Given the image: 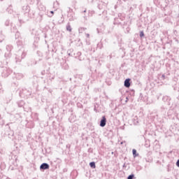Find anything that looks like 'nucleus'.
Returning <instances> with one entry per match:
<instances>
[{
    "mask_svg": "<svg viewBox=\"0 0 179 179\" xmlns=\"http://www.w3.org/2000/svg\"><path fill=\"white\" fill-rule=\"evenodd\" d=\"M6 11L10 13V15H12V13H13V10L12 9V8L10 6H9L7 9Z\"/></svg>",
    "mask_w": 179,
    "mask_h": 179,
    "instance_id": "nucleus-27",
    "label": "nucleus"
},
{
    "mask_svg": "<svg viewBox=\"0 0 179 179\" xmlns=\"http://www.w3.org/2000/svg\"><path fill=\"white\" fill-rule=\"evenodd\" d=\"M129 100V99H128V96L126 97V103H128V101Z\"/></svg>",
    "mask_w": 179,
    "mask_h": 179,
    "instance_id": "nucleus-49",
    "label": "nucleus"
},
{
    "mask_svg": "<svg viewBox=\"0 0 179 179\" xmlns=\"http://www.w3.org/2000/svg\"><path fill=\"white\" fill-rule=\"evenodd\" d=\"M132 153H133V157H138V156H139V153H138L136 150L135 149L132 150Z\"/></svg>",
    "mask_w": 179,
    "mask_h": 179,
    "instance_id": "nucleus-22",
    "label": "nucleus"
},
{
    "mask_svg": "<svg viewBox=\"0 0 179 179\" xmlns=\"http://www.w3.org/2000/svg\"><path fill=\"white\" fill-rule=\"evenodd\" d=\"M17 45L18 48L20 47V49L15 54V60L16 64H20L22 60L26 57L27 54L23 48V41H22V39H18L17 41Z\"/></svg>",
    "mask_w": 179,
    "mask_h": 179,
    "instance_id": "nucleus-1",
    "label": "nucleus"
},
{
    "mask_svg": "<svg viewBox=\"0 0 179 179\" xmlns=\"http://www.w3.org/2000/svg\"><path fill=\"white\" fill-rule=\"evenodd\" d=\"M10 26H11V31H13V33H16V26L13 25V23H10Z\"/></svg>",
    "mask_w": 179,
    "mask_h": 179,
    "instance_id": "nucleus-23",
    "label": "nucleus"
},
{
    "mask_svg": "<svg viewBox=\"0 0 179 179\" xmlns=\"http://www.w3.org/2000/svg\"><path fill=\"white\" fill-rule=\"evenodd\" d=\"M132 122H133L134 125H138L139 124V119L138 118V116H135L132 119Z\"/></svg>",
    "mask_w": 179,
    "mask_h": 179,
    "instance_id": "nucleus-16",
    "label": "nucleus"
},
{
    "mask_svg": "<svg viewBox=\"0 0 179 179\" xmlns=\"http://www.w3.org/2000/svg\"><path fill=\"white\" fill-rule=\"evenodd\" d=\"M50 169V164L44 162L43 164H41L40 166V170L43 171V170H48Z\"/></svg>",
    "mask_w": 179,
    "mask_h": 179,
    "instance_id": "nucleus-9",
    "label": "nucleus"
},
{
    "mask_svg": "<svg viewBox=\"0 0 179 179\" xmlns=\"http://www.w3.org/2000/svg\"><path fill=\"white\" fill-rule=\"evenodd\" d=\"M132 12H134V8L130 7L129 9V13H132Z\"/></svg>",
    "mask_w": 179,
    "mask_h": 179,
    "instance_id": "nucleus-41",
    "label": "nucleus"
},
{
    "mask_svg": "<svg viewBox=\"0 0 179 179\" xmlns=\"http://www.w3.org/2000/svg\"><path fill=\"white\" fill-rule=\"evenodd\" d=\"M4 57L6 58V59H9V58H10V57H12V53H10V52H7L5 53Z\"/></svg>",
    "mask_w": 179,
    "mask_h": 179,
    "instance_id": "nucleus-21",
    "label": "nucleus"
},
{
    "mask_svg": "<svg viewBox=\"0 0 179 179\" xmlns=\"http://www.w3.org/2000/svg\"><path fill=\"white\" fill-rule=\"evenodd\" d=\"M125 167H127V166L125 165V164H123V169H125Z\"/></svg>",
    "mask_w": 179,
    "mask_h": 179,
    "instance_id": "nucleus-51",
    "label": "nucleus"
},
{
    "mask_svg": "<svg viewBox=\"0 0 179 179\" xmlns=\"http://www.w3.org/2000/svg\"><path fill=\"white\" fill-rule=\"evenodd\" d=\"M107 125V118L105 115L102 116L100 122H99V127H101V128H104Z\"/></svg>",
    "mask_w": 179,
    "mask_h": 179,
    "instance_id": "nucleus-6",
    "label": "nucleus"
},
{
    "mask_svg": "<svg viewBox=\"0 0 179 179\" xmlns=\"http://www.w3.org/2000/svg\"><path fill=\"white\" fill-rule=\"evenodd\" d=\"M34 115H35V117H37V113H35Z\"/></svg>",
    "mask_w": 179,
    "mask_h": 179,
    "instance_id": "nucleus-55",
    "label": "nucleus"
},
{
    "mask_svg": "<svg viewBox=\"0 0 179 179\" xmlns=\"http://www.w3.org/2000/svg\"><path fill=\"white\" fill-rule=\"evenodd\" d=\"M134 178H135V174H134V173L130 174V175L127 177V179H134Z\"/></svg>",
    "mask_w": 179,
    "mask_h": 179,
    "instance_id": "nucleus-34",
    "label": "nucleus"
},
{
    "mask_svg": "<svg viewBox=\"0 0 179 179\" xmlns=\"http://www.w3.org/2000/svg\"><path fill=\"white\" fill-rule=\"evenodd\" d=\"M122 129H124V127H122Z\"/></svg>",
    "mask_w": 179,
    "mask_h": 179,
    "instance_id": "nucleus-62",
    "label": "nucleus"
},
{
    "mask_svg": "<svg viewBox=\"0 0 179 179\" xmlns=\"http://www.w3.org/2000/svg\"><path fill=\"white\" fill-rule=\"evenodd\" d=\"M83 13H86V10H85L84 11H83Z\"/></svg>",
    "mask_w": 179,
    "mask_h": 179,
    "instance_id": "nucleus-53",
    "label": "nucleus"
},
{
    "mask_svg": "<svg viewBox=\"0 0 179 179\" xmlns=\"http://www.w3.org/2000/svg\"><path fill=\"white\" fill-rule=\"evenodd\" d=\"M19 22H20V24H22V20L20 19H18Z\"/></svg>",
    "mask_w": 179,
    "mask_h": 179,
    "instance_id": "nucleus-50",
    "label": "nucleus"
},
{
    "mask_svg": "<svg viewBox=\"0 0 179 179\" xmlns=\"http://www.w3.org/2000/svg\"><path fill=\"white\" fill-rule=\"evenodd\" d=\"M75 57L78 58L79 61H82V58H80V55H82L81 52H77L76 53H74Z\"/></svg>",
    "mask_w": 179,
    "mask_h": 179,
    "instance_id": "nucleus-17",
    "label": "nucleus"
},
{
    "mask_svg": "<svg viewBox=\"0 0 179 179\" xmlns=\"http://www.w3.org/2000/svg\"><path fill=\"white\" fill-rule=\"evenodd\" d=\"M18 107L22 108L24 106V101L21 100L17 102Z\"/></svg>",
    "mask_w": 179,
    "mask_h": 179,
    "instance_id": "nucleus-19",
    "label": "nucleus"
},
{
    "mask_svg": "<svg viewBox=\"0 0 179 179\" xmlns=\"http://www.w3.org/2000/svg\"><path fill=\"white\" fill-rule=\"evenodd\" d=\"M100 1V2H103V0H99Z\"/></svg>",
    "mask_w": 179,
    "mask_h": 179,
    "instance_id": "nucleus-56",
    "label": "nucleus"
},
{
    "mask_svg": "<svg viewBox=\"0 0 179 179\" xmlns=\"http://www.w3.org/2000/svg\"><path fill=\"white\" fill-rule=\"evenodd\" d=\"M162 101L164 102V103H166L168 106H171V97L169 96H164L162 97Z\"/></svg>",
    "mask_w": 179,
    "mask_h": 179,
    "instance_id": "nucleus-8",
    "label": "nucleus"
},
{
    "mask_svg": "<svg viewBox=\"0 0 179 179\" xmlns=\"http://www.w3.org/2000/svg\"><path fill=\"white\" fill-rule=\"evenodd\" d=\"M67 17L70 22H73L76 19L75 17V13H73V10H69V12L67 14Z\"/></svg>",
    "mask_w": 179,
    "mask_h": 179,
    "instance_id": "nucleus-5",
    "label": "nucleus"
},
{
    "mask_svg": "<svg viewBox=\"0 0 179 179\" xmlns=\"http://www.w3.org/2000/svg\"><path fill=\"white\" fill-rule=\"evenodd\" d=\"M1 1H3V0H1Z\"/></svg>",
    "mask_w": 179,
    "mask_h": 179,
    "instance_id": "nucleus-64",
    "label": "nucleus"
},
{
    "mask_svg": "<svg viewBox=\"0 0 179 179\" xmlns=\"http://www.w3.org/2000/svg\"><path fill=\"white\" fill-rule=\"evenodd\" d=\"M20 118V115L18 113H16L15 115H10V120H13V121H17Z\"/></svg>",
    "mask_w": 179,
    "mask_h": 179,
    "instance_id": "nucleus-15",
    "label": "nucleus"
},
{
    "mask_svg": "<svg viewBox=\"0 0 179 179\" xmlns=\"http://www.w3.org/2000/svg\"><path fill=\"white\" fill-rule=\"evenodd\" d=\"M10 23H12V22H10V20L8 19L5 21L4 24H5V26H9L10 24Z\"/></svg>",
    "mask_w": 179,
    "mask_h": 179,
    "instance_id": "nucleus-28",
    "label": "nucleus"
},
{
    "mask_svg": "<svg viewBox=\"0 0 179 179\" xmlns=\"http://www.w3.org/2000/svg\"><path fill=\"white\" fill-rule=\"evenodd\" d=\"M31 95V92L29 91L27 89H22L19 92V96L22 99H28L29 96Z\"/></svg>",
    "mask_w": 179,
    "mask_h": 179,
    "instance_id": "nucleus-2",
    "label": "nucleus"
},
{
    "mask_svg": "<svg viewBox=\"0 0 179 179\" xmlns=\"http://www.w3.org/2000/svg\"><path fill=\"white\" fill-rule=\"evenodd\" d=\"M94 111H95V113H99V111L97 110V108L96 107V106H94Z\"/></svg>",
    "mask_w": 179,
    "mask_h": 179,
    "instance_id": "nucleus-45",
    "label": "nucleus"
},
{
    "mask_svg": "<svg viewBox=\"0 0 179 179\" xmlns=\"http://www.w3.org/2000/svg\"><path fill=\"white\" fill-rule=\"evenodd\" d=\"M88 153H93V148H90L87 150Z\"/></svg>",
    "mask_w": 179,
    "mask_h": 179,
    "instance_id": "nucleus-42",
    "label": "nucleus"
},
{
    "mask_svg": "<svg viewBox=\"0 0 179 179\" xmlns=\"http://www.w3.org/2000/svg\"><path fill=\"white\" fill-rule=\"evenodd\" d=\"M6 125L8 126L9 129L11 131H13V129H15V128L17 127V124L15 122H10V123H8Z\"/></svg>",
    "mask_w": 179,
    "mask_h": 179,
    "instance_id": "nucleus-11",
    "label": "nucleus"
},
{
    "mask_svg": "<svg viewBox=\"0 0 179 179\" xmlns=\"http://www.w3.org/2000/svg\"><path fill=\"white\" fill-rule=\"evenodd\" d=\"M38 17V22H41V20H43V15L39 14V16Z\"/></svg>",
    "mask_w": 179,
    "mask_h": 179,
    "instance_id": "nucleus-37",
    "label": "nucleus"
},
{
    "mask_svg": "<svg viewBox=\"0 0 179 179\" xmlns=\"http://www.w3.org/2000/svg\"><path fill=\"white\" fill-rule=\"evenodd\" d=\"M83 17H85L86 19V16H83Z\"/></svg>",
    "mask_w": 179,
    "mask_h": 179,
    "instance_id": "nucleus-60",
    "label": "nucleus"
},
{
    "mask_svg": "<svg viewBox=\"0 0 179 179\" xmlns=\"http://www.w3.org/2000/svg\"><path fill=\"white\" fill-rule=\"evenodd\" d=\"M176 166L177 167H179V159L176 162Z\"/></svg>",
    "mask_w": 179,
    "mask_h": 179,
    "instance_id": "nucleus-46",
    "label": "nucleus"
},
{
    "mask_svg": "<svg viewBox=\"0 0 179 179\" xmlns=\"http://www.w3.org/2000/svg\"><path fill=\"white\" fill-rule=\"evenodd\" d=\"M5 40V35L0 34V43H2Z\"/></svg>",
    "mask_w": 179,
    "mask_h": 179,
    "instance_id": "nucleus-30",
    "label": "nucleus"
},
{
    "mask_svg": "<svg viewBox=\"0 0 179 179\" xmlns=\"http://www.w3.org/2000/svg\"><path fill=\"white\" fill-rule=\"evenodd\" d=\"M174 33H177V31L175 30V31H174Z\"/></svg>",
    "mask_w": 179,
    "mask_h": 179,
    "instance_id": "nucleus-57",
    "label": "nucleus"
},
{
    "mask_svg": "<svg viewBox=\"0 0 179 179\" xmlns=\"http://www.w3.org/2000/svg\"><path fill=\"white\" fill-rule=\"evenodd\" d=\"M88 2H90V3H96L97 8L101 10H103V8H104V6H106V3H104L103 1H100V0H87Z\"/></svg>",
    "mask_w": 179,
    "mask_h": 179,
    "instance_id": "nucleus-3",
    "label": "nucleus"
},
{
    "mask_svg": "<svg viewBox=\"0 0 179 179\" xmlns=\"http://www.w3.org/2000/svg\"><path fill=\"white\" fill-rule=\"evenodd\" d=\"M173 0H168V2H172Z\"/></svg>",
    "mask_w": 179,
    "mask_h": 179,
    "instance_id": "nucleus-54",
    "label": "nucleus"
},
{
    "mask_svg": "<svg viewBox=\"0 0 179 179\" xmlns=\"http://www.w3.org/2000/svg\"><path fill=\"white\" fill-rule=\"evenodd\" d=\"M29 12H30V6L27 5L22 6V13L24 14V17H26Z\"/></svg>",
    "mask_w": 179,
    "mask_h": 179,
    "instance_id": "nucleus-7",
    "label": "nucleus"
},
{
    "mask_svg": "<svg viewBox=\"0 0 179 179\" xmlns=\"http://www.w3.org/2000/svg\"><path fill=\"white\" fill-rule=\"evenodd\" d=\"M6 48L7 52H10V51L13 50V46H12V45H7Z\"/></svg>",
    "mask_w": 179,
    "mask_h": 179,
    "instance_id": "nucleus-20",
    "label": "nucleus"
},
{
    "mask_svg": "<svg viewBox=\"0 0 179 179\" xmlns=\"http://www.w3.org/2000/svg\"><path fill=\"white\" fill-rule=\"evenodd\" d=\"M15 39L22 40V36H20V33L18 31L15 32Z\"/></svg>",
    "mask_w": 179,
    "mask_h": 179,
    "instance_id": "nucleus-18",
    "label": "nucleus"
},
{
    "mask_svg": "<svg viewBox=\"0 0 179 179\" xmlns=\"http://www.w3.org/2000/svg\"><path fill=\"white\" fill-rule=\"evenodd\" d=\"M86 37H87V38H89V37H90V34H86Z\"/></svg>",
    "mask_w": 179,
    "mask_h": 179,
    "instance_id": "nucleus-48",
    "label": "nucleus"
},
{
    "mask_svg": "<svg viewBox=\"0 0 179 179\" xmlns=\"http://www.w3.org/2000/svg\"><path fill=\"white\" fill-rule=\"evenodd\" d=\"M130 94H131V96H134L135 95V90H131V92H130Z\"/></svg>",
    "mask_w": 179,
    "mask_h": 179,
    "instance_id": "nucleus-40",
    "label": "nucleus"
},
{
    "mask_svg": "<svg viewBox=\"0 0 179 179\" xmlns=\"http://www.w3.org/2000/svg\"><path fill=\"white\" fill-rule=\"evenodd\" d=\"M48 17H52L54 16V11L51 10L49 13H48Z\"/></svg>",
    "mask_w": 179,
    "mask_h": 179,
    "instance_id": "nucleus-31",
    "label": "nucleus"
},
{
    "mask_svg": "<svg viewBox=\"0 0 179 179\" xmlns=\"http://www.w3.org/2000/svg\"><path fill=\"white\" fill-rule=\"evenodd\" d=\"M85 30H86V28H85V27H80L78 29V33H83L85 31Z\"/></svg>",
    "mask_w": 179,
    "mask_h": 179,
    "instance_id": "nucleus-32",
    "label": "nucleus"
},
{
    "mask_svg": "<svg viewBox=\"0 0 179 179\" xmlns=\"http://www.w3.org/2000/svg\"><path fill=\"white\" fill-rule=\"evenodd\" d=\"M143 37H145V32H143V31H140V38H143Z\"/></svg>",
    "mask_w": 179,
    "mask_h": 179,
    "instance_id": "nucleus-35",
    "label": "nucleus"
},
{
    "mask_svg": "<svg viewBox=\"0 0 179 179\" xmlns=\"http://www.w3.org/2000/svg\"><path fill=\"white\" fill-rule=\"evenodd\" d=\"M172 113H173V110H172V109H170V110L168 111V115H169V117H170V115H171Z\"/></svg>",
    "mask_w": 179,
    "mask_h": 179,
    "instance_id": "nucleus-39",
    "label": "nucleus"
},
{
    "mask_svg": "<svg viewBox=\"0 0 179 179\" xmlns=\"http://www.w3.org/2000/svg\"><path fill=\"white\" fill-rule=\"evenodd\" d=\"M148 96H146L142 93H140L138 100L145 102V101H148Z\"/></svg>",
    "mask_w": 179,
    "mask_h": 179,
    "instance_id": "nucleus-12",
    "label": "nucleus"
},
{
    "mask_svg": "<svg viewBox=\"0 0 179 179\" xmlns=\"http://www.w3.org/2000/svg\"><path fill=\"white\" fill-rule=\"evenodd\" d=\"M122 1H124V2H125V1H127V0H122Z\"/></svg>",
    "mask_w": 179,
    "mask_h": 179,
    "instance_id": "nucleus-61",
    "label": "nucleus"
},
{
    "mask_svg": "<svg viewBox=\"0 0 179 179\" xmlns=\"http://www.w3.org/2000/svg\"><path fill=\"white\" fill-rule=\"evenodd\" d=\"M0 90H2V85L0 84Z\"/></svg>",
    "mask_w": 179,
    "mask_h": 179,
    "instance_id": "nucleus-52",
    "label": "nucleus"
},
{
    "mask_svg": "<svg viewBox=\"0 0 179 179\" xmlns=\"http://www.w3.org/2000/svg\"><path fill=\"white\" fill-rule=\"evenodd\" d=\"M66 149H69V150H70V149H71V144H67L66 145Z\"/></svg>",
    "mask_w": 179,
    "mask_h": 179,
    "instance_id": "nucleus-43",
    "label": "nucleus"
},
{
    "mask_svg": "<svg viewBox=\"0 0 179 179\" xmlns=\"http://www.w3.org/2000/svg\"><path fill=\"white\" fill-rule=\"evenodd\" d=\"M124 19H125V17L122 16V13H119L118 17L114 19L113 24L119 26V24H121V22H122Z\"/></svg>",
    "mask_w": 179,
    "mask_h": 179,
    "instance_id": "nucleus-4",
    "label": "nucleus"
},
{
    "mask_svg": "<svg viewBox=\"0 0 179 179\" xmlns=\"http://www.w3.org/2000/svg\"><path fill=\"white\" fill-rule=\"evenodd\" d=\"M90 167H91V169H96V162H90Z\"/></svg>",
    "mask_w": 179,
    "mask_h": 179,
    "instance_id": "nucleus-24",
    "label": "nucleus"
},
{
    "mask_svg": "<svg viewBox=\"0 0 179 179\" xmlns=\"http://www.w3.org/2000/svg\"><path fill=\"white\" fill-rule=\"evenodd\" d=\"M41 75H45V71H44V70L42 71H41Z\"/></svg>",
    "mask_w": 179,
    "mask_h": 179,
    "instance_id": "nucleus-47",
    "label": "nucleus"
},
{
    "mask_svg": "<svg viewBox=\"0 0 179 179\" xmlns=\"http://www.w3.org/2000/svg\"><path fill=\"white\" fill-rule=\"evenodd\" d=\"M124 87H131V78H127L124 82Z\"/></svg>",
    "mask_w": 179,
    "mask_h": 179,
    "instance_id": "nucleus-14",
    "label": "nucleus"
},
{
    "mask_svg": "<svg viewBox=\"0 0 179 179\" xmlns=\"http://www.w3.org/2000/svg\"><path fill=\"white\" fill-rule=\"evenodd\" d=\"M121 145H122V142L121 143Z\"/></svg>",
    "mask_w": 179,
    "mask_h": 179,
    "instance_id": "nucleus-63",
    "label": "nucleus"
},
{
    "mask_svg": "<svg viewBox=\"0 0 179 179\" xmlns=\"http://www.w3.org/2000/svg\"><path fill=\"white\" fill-rule=\"evenodd\" d=\"M0 169L1 170H5L6 169V164H4V162H1L0 164Z\"/></svg>",
    "mask_w": 179,
    "mask_h": 179,
    "instance_id": "nucleus-25",
    "label": "nucleus"
},
{
    "mask_svg": "<svg viewBox=\"0 0 179 179\" xmlns=\"http://www.w3.org/2000/svg\"><path fill=\"white\" fill-rule=\"evenodd\" d=\"M12 73V70L10 69H6V70L4 69L3 71V75H4L5 77L9 76Z\"/></svg>",
    "mask_w": 179,
    "mask_h": 179,
    "instance_id": "nucleus-13",
    "label": "nucleus"
},
{
    "mask_svg": "<svg viewBox=\"0 0 179 179\" xmlns=\"http://www.w3.org/2000/svg\"><path fill=\"white\" fill-rule=\"evenodd\" d=\"M15 135V132L13 130H10L9 133L8 134V138H12Z\"/></svg>",
    "mask_w": 179,
    "mask_h": 179,
    "instance_id": "nucleus-26",
    "label": "nucleus"
},
{
    "mask_svg": "<svg viewBox=\"0 0 179 179\" xmlns=\"http://www.w3.org/2000/svg\"><path fill=\"white\" fill-rule=\"evenodd\" d=\"M67 54L68 55H69V57H72V55L71 54V50H68Z\"/></svg>",
    "mask_w": 179,
    "mask_h": 179,
    "instance_id": "nucleus-44",
    "label": "nucleus"
},
{
    "mask_svg": "<svg viewBox=\"0 0 179 179\" xmlns=\"http://www.w3.org/2000/svg\"><path fill=\"white\" fill-rule=\"evenodd\" d=\"M6 64H8V61L6 62Z\"/></svg>",
    "mask_w": 179,
    "mask_h": 179,
    "instance_id": "nucleus-58",
    "label": "nucleus"
},
{
    "mask_svg": "<svg viewBox=\"0 0 179 179\" xmlns=\"http://www.w3.org/2000/svg\"><path fill=\"white\" fill-rule=\"evenodd\" d=\"M160 78H161L162 80H164V79H167V77H166V75H164V74H162Z\"/></svg>",
    "mask_w": 179,
    "mask_h": 179,
    "instance_id": "nucleus-38",
    "label": "nucleus"
},
{
    "mask_svg": "<svg viewBox=\"0 0 179 179\" xmlns=\"http://www.w3.org/2000/svg\"><path fill=\"white\" fill-rule=\"evenodd\" d=\"M69 66H68V64H67L66 63H64V64H63V66H62V69H63L66 70V69H69Z\"/></svg>",
    "mask_w": 179,
    "mask_h": 179,
    "instance_id": "nucleus-33",
    "label": "nucleus"
},
{
    "mask_svg": "<svg viewBox=\"0 0 179 179\" xmlns=\"http://www.w3.org/2000/svg\"><path fill=\"white\" fill-rule=\"evenodd\" d=\"M66 30H67V31H72V27H71V24H68L67 25H66Z\"/></svg>",
    "mask_w": 179,
    "mask_h": 179,
    "instance_id": "nucleus-29",
    "label": "nucleus"
},
{
    "mask_svg": "<svg viewBox=\"0 0 179 179\" xmlns=\"http://www.w3.org/2000/svg\"><path fill=\"white\" fill-rule=\"evenodd\" d=\"M112 155H114V152H112Z\"/></svg>",
    "mask_w": 179,
    "mask_h": 179,
    "instance_id": "nucleus-59",
    "label": "nucleus"
},
{
    "mask_svg": "<svg viewBox=\"0 0 179 179\" xmlns=\"http://www.w3.org/2000/svg\"><path fill=\"white\" fill-rule=\"evenodd\" d=\"M69 122H73V116H70L69 118Z\"/></svg>",
    "mask_w": 179,
    "mask_h": 179,
    "instance_id": "nucleus-36",
    "label": "nucleus"
},
{
    "mask_svg": "<svg viewBox=\"0 0 179 179\" xmlns=\"http://www.w3.org/2000/svg\"><path fill=\"white\" fill-rule=\"evenodd\" d=\"M25 17H36V11L34 10H31V9L29 10V12L28 13V14H27V15L25 16Z\"/></svg>",
    "mask_w": 179,
    "mask_h": 179,
    "instance_id": "nucleus-10",
    "label": "nucleus"
}]
</instances>
